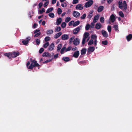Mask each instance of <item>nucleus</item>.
<instances>
[{
    "label": "nucleus",
    "mask_w": 132,
    "mask_h": 132,
    "mask_svg": "<svg viewBox=\"0 0 132 132\" xmlns=\"http://www.w3.org/2000/svg\"><path fill=\"white\" fill-rule=\"evenodd\" d=\"M93 1L92 0H90L87 2L84 5L85 7L88 8L90 7L93 4Z\"/></svg>",
    "instance_id": "1"
},
{
    "label": "nucleus",
    "mask_w": 132,
    "mask_h": 132,
    "mask_svg": "<svg viewBox=\"0 0 132 132\" xmlns=\"http://www.w3.org/2000/svg\"><path fill=\"white\" fill-rule=\"evenodd\" d=\"M31 38L29 36L26 38L25 40H23L22 43L23 44L25 45H26L29 43V41L30 40Z\"/></svg>",
    "instance_id": "2"
},
{
    "label": "nucleus",
    "mask_w": 132,
    "mask_h": 132,
    "mask_svg": "<svg viewBox=\"0 0 132 132\" xmlns=\"http://www.w3.org/2000/svg\"><path fill=\"white\" fill-rule=\"evenodd\" d=\"M40 66V65L38 63H34L33 64H31L28 67V69H32L33 68V67H39Z\"/></svg>",
    "instance_id": "3"
},
{
    "label": "nucleus",
    "mask_w": 132,
    "mask_h": 132,
    "mask_svg": "<svg viewBox=\"0 0 132 132\" xmlns=\"http://www.w3.org/2000/svg\"><path fill=\"white\" fill-rule=\"evenodd\" d=\"M80 43V39L78 38H76L73 41V44L75 46L79 45Z\"/></svg>",
    "instance_id": "4"
},
{
    "label": "nucleus",
    "mask_w": 132,
    "mask_h": 132,
    "mask_svg": "<svg viewBox=\"0 0 132 132\" xmlns=\"http://www.w3.org/2000/svg\"><path fill=\"white\" fill-rule=\"evenodd\" d=\"M20 54L19 52H14L13 53H11V57L15 58L17 56L19 55Z\"/></svg>",
    "instance_id": "5"
},
{
    "label": "nucleus",
    "mask_w": 132,
    "mask_h": 132,
    "mask_svg": "<svg viewBox=\"0 0 132 132\" xmlns=\"http://www.w3.org/2000/svg\"><path fill=\"white\" fill-rule=\"evenodd\" d=\"M83 6L81 4H79L76 5V9L77 10H82L83 9Z\"/></svg>",
    "instance_id": "6"
},
{
    "label": "nucleus",
    "mask_w": 132,
    "mask_h": 132,
    "mask_svg": "<svg viewBox=\"0 0 132 132\" xmlns=\"http://www.w3.org/2000/svg\"><path fill=\"white\" fill-rule=\"evenodd\" d=\"M73 16L76 18H77L80 16V13L78 12L74 11L73 13Z\"/></svg>",
    "instance_id": "7"
},
{
    "label": "nucleus",
    "mask_w": 132,
    "mask_h": 132,
    "mask_svg": "<svg viewBox=\"0 0 132 132\" xmlns=\"http://www.w3.org/2000/svg\"><path fill=\"white\" fill-rule=\"evenodd\" d=\"M95 48L94 47L89 46L87 49V53H90L91 52H93L95 50Z\"/></svg>",
    "instance_id": "8"
},
{
    "label": "nucleus",
    "mask_w": 132,
    "mask_h": 132,
    "mask_svg": "<svg viewBox=\"0 0 132 132\" xmlns=\"http://www.w3.org/2000/svg\"><path fill=\"white\" fill-rule=\"evenodd\" d=\"M69 36L67 34L62 35L61 37V39L62 40H66L69 39Z\"/></svg>",
    "instance_id": "9"
},
{
    "label": "nucleus",
    "mask_w": 132,
    "mask_h": 132,
    "mask_svg": "<svg viewBox=\"0 0 132 132\" xmlns=\"http://www.w3.org/2000/svg\"><path fill=\"white\" fill-rule=\"evenodd\" d=\"M80 27H78L76 28L73 31V33L75 34H77L80 30Z\"/></svg>",
    "instance_id": "10"
},
{
    "label": "nucleus",
    "mask_w": 132,
    "mask_h": 132,
    "mask_svg": "<svg viewBox=\"0 0 132 132\" xmlns=\"http://www.w3.org/2000/svg\"><path fill=\"white\" fill-rule=\"evenodd\" d=\"M79 54V51H77L74 52L73 56L75 58H77L78 57Z\"/></svg>",
    "instance_id": "11"
},
{
    "label": "nucleus",
    "mask_w": 132,
    "mask_h": 132,
    "mask_svg": "<svg viewBox=\"0 0 132 132\" xmlns=\"http://www.w3.org/2000/svg\"><path fill=\"white\" fill-rule=\"evenodd\" d=\"M54 47V44L53 43H52L49 47L48 48V50L50 51H52L53 50Z\"/></svg>",
    "instance_id": "12"
},
{
    "label": "nucleus",
    "mask_w": 132,
    "mask_h": 132,
    "mask_svg": "<svg viewBox=\"0 0 132 132\" xmlns=\"http://www.w3.org/2000/svg\"><path fill=\"white\" fill-rule=\"evenodd\" d=\"M101 33L104 37H108V35L106 31L104 30H103L102 31Z\"/></svg>",
    "instance_id": "13"
},
{
    "label": "nucleus",
    "mask_w": 132,
    "mask_h": 132,
    "mask_svg": "<svg viewBox=\"0 0 132 132\" xmlns=\"http://www.w3.org/2000/svg\"><path fill=\"white\" fill-rule=\"evenodd\" d=\"M110 19L111 22L112 23L113 22H114L116 19L115 17L113 14H112L110 16Z\"/></svg>",
    "instance_id": "14"
},
{
    "label": "nucleus",
    "mask_w": 132,
    "mask_h": 132,
    "mask_svg": "<svg viewBox=\"0 0 132 132\" xmlns=\"http://www.w3.org/2000/svg\"><path fill=\"white\" fill-rule=\"evenodd\" d=\"M102 25L101 23H97L96 25L95 28L97 29H99L101 27Z\"/></svg>",
    "instance_id": "15"
},
{
    "label": "nucleus",
    "mask_w": 132,
    "mask_h": 132,
    "mask_svg": "<svg viewBox=\"0 0 132 132\" xmlns=\"http://www.w3.org/2000/svg\"><path fill=\"white\" fill-rule=\"evenodd\" d=\"M11 55V52L8 53H6L4 54L5 56H7L9 59H10L12 57Z\"/></svg>",
    "instance_id": "16"
},
{
    "label": "nucleus",
    "mask_w": 132,
    "mask_h": 132,
    "mask_svg": "<svg viewBox=\"0 0 132 132\" xmlns=\"http://www.w3.org/2000/svg\"><path fill=\"white\" fill-rule=\"evenodd\" d=\"M87 49L84 48L82 49L81 50V55L85 54L86 52Z\"/></svg>",
    "instance_id": "17"
},
{
    "label": "nucleus",
    "mask_w": 132,
    "mask_h": 132,
    "mask_svg": "<svg viewBox=\"0 0 132 132\" xmlns=\"http://www.w3.org/2000/svg\"><path fill=\"white\" fill-rule=\"evenodd\" d=\"M126 39L128 42L132 38V34H129L126 37Z\"/></svg>",
    "instance_id": "18"
},
{
    "label": "nucleus",
    "mask_w": 132,
    "mask_h": 132,
    "mask_svg": "<svg viewBox=\"0 0 132 132\" xmlns=\"http://www.w3.org/2000/svg\"><path fill=\"white\" fill-rule=\"evenodd\" d=\"M62 33L61 32H60L56 34L54 36V38L55 39H57L60 37L62 35Z\"/></svg>",
    "instance_id": "19"
},
{
    "label": "nucleus",
    "mask_w": 132,
    "mask_h": 132,
    "mask_svg": "<svg viewBox=\"0 0 132 132\" xmlns=\"http://www.w3.org/2000/svg\"><path fill=\"white\" fill-rule=\"evenodd\" d=\"M103 9L104 7L103 6H100L98 7L97 11L98 12H101L103 10Z\"/></svg>",
    "instance_id": "20"
},
{
    "label": "nucleus",
    "mask_w": 132,
    "mask_h": 132,
    "mask_svg": "<svg viewBox=\"0 0 132 132\" xmlns=\"http://www.w3.org/2000/svg\"><path fill=\"white\" fill-rule=\"evenodd\" d=\"M99 15V14H97L94 16L93 19V22H97V20H98Z\"/></svg>",
    "instance_id": "21"
},
{
    "label": "nucleus",
    "mask_w": 132,
    "mask_h": 132,
    "mask_svg": "<svg viewBox=\"0 0 132 132\" xmlns=\"http://www.w3.org/2000/svg\"><path fill=\"white\" fill-rule=\"evenodd\" d=\"M62 19L61 18H59L57 19L56 20V24L57 25H58L60 24L62 22Z\"/></svg>",
    "instance_id": "22"
},
{
    "label": "nucleus",
    "mask_w": 132,
    "mask_h": 132,
    "mask_svg": "<svg viewBox=\"0 0 132 132\" xmlns=\"http://www.w3.org/2000/svg\"><path fill=\"white\" fill-rule=\"evenodd\" d=\"M62 60L65 62H67L70 60V59L69 57H63L62 58Z\"/></svg>",
    "instance_id": "23"
},
{
    "label": "nucleus",
    "mask_w": 132,
    "mask_h": 132,
    "mask_svg": "<svg viewBox=\"0 0 132 132\" xmlns=\"http://www.w3.org/2000/svg\"><path fill=\"white\" fill-rule=\"evenodd\" d=\"M53 32V31L52 29L48 30L46 32V33L48 35H50L51 34H52Z\"/></svg>",
    "instance_id": "24"
},
{
    "label": "nucleus",
    "mask_w": 132,
    "mask_h": 132,
    "mask_svg": "<svg viewBox=\"0 0 132 132\" xmlns=\"http://www.w3.org/2000/svg\"><path fill=\"white\" fill-rule=\"evenodd\" d=\"M118 4L119 5V7L120 9H122L123 8L122 3V1H119Z\"/></svg>",
    "instance_id": "25"
},
{
    "label": "nucleus",
    "mask_w": 132,
    "mask_h": 132,
    "mask_svg": "<svg viewBox=\"0 0 132 132\" xmlns=\"http://www.w3.org/2000/svg\"><path fill=\"white\" fill-rule=\"evenodd\" d=\"M123 4L124 9L125 10H126L127 9V4L126 1H123Z\"/></svg>",
    "instance_id": "26"
},
{
    "label": "nucleus",
    "mask_w": 132,
    "mask_h": 132,
    "mask_svg": "<svg viewBox=\"0 0 132 132\" xmlns=\"http://www.w3.org/2000/svg\"><path fill=\"white\" fill-rule=\"evenodd\" d=\"M80 23V22L78 20L76 21L75 23L73 24V27H75L78 25Z\"/></svg>",
    "instance_id": "27"
},
{
    "label": "nucleus",
    "mask_w": 132,
    "mask_h": 132,
    "mask_svg": "<svg viewBox=\"0 0 132 132\" xmlns=\"http://www.w3.org/2000/svg\"><path fill=\"white\" fill-rule=\"evenodd\" d=\"M49 53H48L47 52H45L43 54L42 56L43 57H48L49 56Z\"/></svg>",
    "instance_id": "28"
},
{
    "label": "nucleus",
    "mask_w": 132,
    "mask_h": 132,
    "mask_svg": "<svg viewBox=\"0 0 132 132\" xmlns=\"http://www.w3.org/2000/svg\"><path fill=\"white\" fill-rule=\"evenodd\" d=\"M53 8L52 7L48 9L46 12V13H50L53 10Z\"/></svg>",
    "instance_id": "29"
},
{
    "label": "nucleus",
    "mask_w": 132,
    "mask_h": 132,
    "mask_svg": "<svg viewBox=\"0 0 132 132\" xmlns=\"http://www.w3.org/2000/svg\"><path fill=\"white\" fill-rule=\"evenodd\" d=\"M89 35V34L87 32H85L84 34V36L83 38L86 39Z\"/></svg>",
    "instance_id": "30"
},
{
    "label": "nucleus",
    "mask_w": 132,
    "mask_h": 132,
    "mask_svg": "<svg viewBox=\"0 0 132 132\" xmlns=\"http://www.w3.org/2000/svg\"><path fill=\"white\" fill-rule=\"evenodd\" d=\"M94 43V41L92 39H90L89 41L88 45H91Z\"/></svg>",
    "instance_id": "31"
},
{
    "label": "nucleus",
    "mask_w": 132,
    "mask_h": 132,
    "mask_svg": "<svg viewBox=\"0 0 132 132\" xmlns=\"http://www.w3.org/2000/svg\"><path fill=\"white\" fill-rule=\"evenodd\" d=\"M66 24L65 22H63L62 23L61 25V26L62 28H65L66 26Z\"/></svg>",
    "instance_id": "32"
},
{
    "label": "nucleus",
    "mask_w": 132,
    "mask_h": 132,
    "mask_svg": "<svg viewBox=\"0 0 132 132\" xmlns=\"http://www.w3.org/2000/svg\"><path fill=\"white\" fill-rule=\"evenodd\" d=\"M49 45V43L48 42H47L44 45L43 47L44 48H46Z\"/></svg>",
    "instance_id": "33"
},
{
    "label": "nucleus",
    "mask_w": 132,
    "mask_h": 132,
    "mask_svg": "<svg viewBox=\"0 0 132 132\" xmlns=\"http://www.w3.org/2000/svg\"><path fill=\"white\" fill-rule=\"evenodd\" d=\"M89 13V14H88V15L87 17L88 18L90 19L93 16L92 14V13L90 12Z\"/></svg>",
    "instance_id": "34"
},
{
    "label": "nucleus",
    "mask_w": 132,
    "mask_h": 132,
    "mask_svg": "<svg viewBox=\"0 0 132 132\" xmlns=\"http://www.w3.org/2000/svg\"><path fill=\"white\" fill-rule=\"evenodd\" d=\"M62 12V11L61 9L60 8H58L57 10V13L58 14H61Z\"/></svg>",
    "instance_id": "35"
},
{
    "label": "nucleus",
    "mask_w": 132,
    "mask_h": 132,
    "mask_svg": "<svg viewBox=\"0 0 132 132\" xmlns=\"http://www.w3.org/2000/svg\"><path fill=\"white\" fill-rule=\"evenodd\" d=\"M91 38L92 39L95 40L96 39L97 37L95 35H93L91 36Z\"/></svg>",
    "instance_id": "36"
},
{
    "label": "nucleus",
    "mask_w": 132,
    "mask_h": 132,
    "mask_svg": "<svg viewBox=\"0 0 132 132\" xmlns=\"http://www.w3.org/2000/svg\"><path fill=\"white\" fill-rule=\"evenodd\" d=\"M62 45L61 44H59L57 47V51H58L59 50H60L61 49V48L62 47Z\"/></svg>",
    "instance_id": "37"
},
{
    "label": "nucleus",
    "mask_w": 132,
    "mask_h": 132,
    "mask_svg": "<svg viewBox=\"0 0 132 132\" xmlns=\"http://www.w3.org/2000/svg\"><path fill=\"white\" fill-rule=\"evenodd\" d=\"M90 27V25L89 24H87L85 27L86 30H88L89 29Z\"/></svg>",
    "instance_id": "38"
},
{
    "label": "nucleus",
    "mask_w": 132,
    "mask_h": 132,
    "mask_svg": "<svg viewBox=\"0 0 132 132\" xmlns=\"http://www.w3.org/2000/svg\"><path fill=\"white\" fill-rule=\"evenodd\" d=\"M114 26V29L116 31H119L118 30V25H115Z\"/></svg>",
    "instance_id": "39"
},
{
    "label": "nucleus",
    "mask_w": 132,
    "mask_h": 132,
    "mask_svg": "<svg viewBox=\"0 0 132 132\" xmlns=\"http://www.w3.org/2000/svg\"><path fill=\"white\" fill-rule=\"evenodd\" d=\"M67 4L66 2L62 3L61 4V6L63 7H65L67 6Z\"/></svg>",
    "instance_id": "40"
},
{
    "label": "nucleus",
    "mask_w": 132,
    "mask_h": 132,
    "mask_svg": "<svg viewBox=\"0 0 132 132\" xmlns=\"http://www.w3.org/2000/svg\"><path fill=\"white\" fill-rule=\"evenodd\" d=\"M50 40V37L49 36H47L45 37V40L46 42H47L49 41Z\"/></svg>",
    "instance_id": "41"
},
{
    "label": "nucleus",
    "mask_w": 132,
    "mask_h": 132,
    "mask_svg": "<svg viewBox=\"0 0 132 132\" xmlns=\"http://www.w3.org/2000/svg\"><path fill=\"white\" fill-rule=\"evenodd\" d=\"M119 14L121 17L123 18L124 17V14L122 11L119 12Z\"/></svg>",
    "instance_id": "42"
},
{
    "label": "nucleus",
    "mask_w": 132,
    "mask_h": 132,
    "mask_svg": "<svg viewBox=\"0 0 132 132\" xmlns=\"http://www.w3.org/2000/svg\"><path fill=\"white\" fill-rule=\"evenodd\" d=\"M71 19L70 17H68L65 20V21L66 22H69L71 20Z\"/></svg>",
    "instance_id": "43"
},
{
    "label": "nucleus",
    "mask_w": 132,
    "mask_h": 132,
    "mask_svg": "<svg viewBox=\"0 0 132 132\" xmlns=\"http://www.w3.org/2000/svg\"><path fill=\"white\" fill-rule=\"evenodd\" d=\"M48 15L51 17L53 18L54 17V14L53 13H51L48 14Z\"/></svg>",
    "instance_id": "44"
},
{
    "label": "nucleus",
    "mask_w": 132,
    "mask_h": 132,
    "mask_svg": "<svg viewBox=\"0 0 132 132\" xmlns=\"http://www.w3.org/2000/svg\"><path fill=\"white\" fill-rule=\"evenodd\" d=\"M107 29L108 31L110 33V32L111 30V27L110 26H108V27Z\"/></svg>",
    "instance_id": "45"
},
{
    "label": "nucleus",
    "mask_w": 132,
    "mask_h": 132,
    "mask_svg": "<svg viewBox=\"0 0 132 132\" xmlns=\"http://www.w3.org/2000/svg\"><path fill=\"white\" fill-rule=\"evenodd\" d=\"M66 50V47H63L61 49L60 53L61 54H63L64 53V51Z\"/></svg>",
    "instance_id": "46"
},
{
    "label": "nucleus",
    "mask_w": 132,
    "mask_h": 132,
    "mask_svg": "<svg viewBox=\"0 0 132 132\" xmlns=\"http://www.w3.org/2000/svg\"><path fill=\"white\" fill-rule=\"evenodd\" d=\"M55 31H57L58 32L60 31L61 29V28L60 27H57L56 28H55Z\"/></svg>",
    "instance_id": "47"
},
{
    "label": "nucleus",
    "mask_w": 132,
    "mask_h": 132,
    "mask_svg": "<svg viewBox=\"0 0 132 132\" xmlns=\"http://www.w3.org/2000/svg\"><path fill=\"white\" fill-rule=\"evenodd\" d=\"M45 9L44 8H42V9L40 10L39 12L40 14H41L43 12H44L45 11Z\"/></svg>",
    "instance_id": "48"
},
{
    "label": "nucleus",
    "mask_w": 132,
    "mask_h": 132,
    "mask_svg": "<svg viewBox=\"0 0 132 132\" xmlns=\"http://www.w3.org/2000/svg\"><path fill=\"white\" fill-rule=\"evenodd\" d=\"M86 16V15L85 14H84L82 16L80 17V18L81 19H84Z\"/></svg>",
    "instance_id": "49"
},
{
    "label": "nucleus",
    "mask_w": 132,
    "mask_h": 132,
    "mask_svg": "<svg viewBox=\"0 0 132 132\" xmlns=\"http://www.w3.org/2000/svg\"><path fill=\"white\" fill-rule=\"evenodd\" d=\"M100 22L102 23H104V18L103 17H101L100 18Z\"/></svg>",
    "instance_id": "50"
},
{
    "label": "nucleus",
    "mask_w": 132,
    "mask_h": 132,
    "mask_svg": "<svg viewBox=\"0 0 132 132\" xmlns=\"http://www.w3.org/2000/svg\"><path fill=\"white\" fill-rule=\"evenodd\" d=\"M41 34V33L40 32H39L37 33H36L35 34V35H34V37H38Z\"/></svg>",
    "instance_id": "51"
},
{
    "label": "nucleus",
    "mask_w": 132,
    "mask_h": 132,
    "mask_svg": "<svg viewBox=\"0 0 132 132\" xmlns=\"http://www.w3.org/2000/svg\"><path fill=\"white\" fill-rule=\"evenodd\" d=\"M108 42L107 40L103 41L102 42V44L105 45H107L108 44Z\"/></svg>",
    "instance_id": "52"
},
{
    "label": "nucleus",
    "mask_w": 132,
    "mask_h": 132,
    "mask_svg": "<svg viewBox=\"0 0 132 132\" xmlns=\"http://www.w3.org/2000/svg\"><path fill=\"white\" fill-rule=\"evenodd\" d=\"M72 47L71 46H69L65 50V52H67L70 51L71 48Z\"/></svg>",
    "instance_id": "53"
},
{
    "label": "nucleus",
    "mask_w": 132,
    "mask_h": 132,
    "mask_svg": "<svg viewBox=\"0 0 132 132\" xmlns=\"http://www.w3.org/2000/svg\"><path fill=\"white\" fill-rule=\"evenodd\" d=\"M36 42L37 45H38L40 44V40L38 39H37L36 40Z\"/></svg>",
    "instance_id": "54"
},
{
    "label": "nucleus",
    "mask_w": 132,
    "mask_h": 132,
    "mask_svg": "<svg viewBox=\"0 0 132 132\" xmlns=\"http://www.w3.org/2000/svg\"><path fill=\"white\" fill-rule=\"evenodd\" d=\"M78 0H73L72 2V3L73 4H75L78 3Z\"/></svg>",
    "instance_id": "55"
},
{
    "label": "nucleus",
    "mask_w": 132,
    "mask_h": 132,
    "mask_svg": "<svg viewBox=\"0 0 132 132\" xmlns=\"http://www.w3.org/2000/svg\"><path fill=\"white\" fill-rule=\"evenodd\" d=\"M49 3V1H46V2H45V3L44 4V7H46V6H47Z\"/></svg>",
    "instance_id": "56"
},
{
    "label": "nucleus",
    "mask_w": 132,
    "mask_h": 132,
    "mask_svg": "<svg viewBox=\"0 0 132 132\" xmlns=\"http://www.w3.org/2000/svg\"><path fill=\"white\" fill-rule=\"evenodd\" d=\"M52 60V59H49V60H46V61L43 62V63H48L50 61H51Z\"/></svg>",
    "instance_id": "57"
},
{
    "label": "nucleus",
    "mask_w": 132,
    "mask_h": 132,
    "mask_svg": "<svg viewBox=\"0 0 132 132\" xmlns=\"http://www.w3.org/2000/svg\"><path fill=\"white\" fill-rule=\"evenodd\" d=\"M44 51V49L42 48H40L39 51V53H41L43 52Z\"/></svg>",
    "instance_id": "58"
},
{
    "label": "nucleus",
    "mask_w": 132,
    "mask_h": 132,
    "mask_svg": "<svg viewBox=\"0 0 132 132\" xmlns=\"http://www.w3.org/2000/svg\"><path fill=\"white\" fill-rule=\"evenodd\" d=\"M95 22H92L91 23V25L90 26V28H93L94 27V23Z\"/></svg>",
    "instance_id": "59"
},
{
    "label": "nucleus",
    "mask_w": 132,
    "mask_h": 132,
    "mask_svg": "<svg viewBox=\"0 0 132 132\" xmlns=\"http://www.w3.org/2000/svg\"><path fill=\"white\" fill-rule=\"evenodd\" d=\"M86 39L85 38H83L82 40V45H84L85 44V41H86Z\"/></svg>",
    "instance_id": "60"
},
{
    "label": "nucleus",
    "mask_w": 132,
    "mask_h": 132,
    "mask_svg": "<svg viewBox=\"0 0 132 132\" xmlns=\"http://www.w3.org/2000/svg\"><path fill=\"white\" fill-rule=\"evenodd\" d=\"M40 31V30L39 29H36L35 30L34 32V34H35L36 33H37V32L38 33V32H39Z\"/></svg>",
    "instance_id": "61"
},
{
    "label": "nucleus",
    "mask_w": 132,
    "mask_h": 132,
    "mask_svg": "<svg viewBox=\"0 0 132 132\" xmlns=\"http://www.w3.org/2000/svg\"><path fill=\"white\" fill-rule=\"evenodd\" d=\"M43 5V3L42 2L40 3H39V5H38V6H39V9Z\"/></svg>",
    "instance_id": "62"
},
{
    "label": "nucleus",
    "mask_w": 132,
    "mask_h": 132,
    "mask_svg": "<svg viewBox=\"0 0 132 132\" xmlns=\"http://www.w3.org/2000/svg\"><path fill=\"white\" fill-rule=\"evenodd\" d=\"M74 22V21H71L69 23V26H71L72 25L73 23Z\"/></svg>",
    "instance_id": "63"
},
{
    "label": "nucleus",
    "mask_w": 132,
    "mask_h": 132,
    "mask_svg": "<svg viewBox=\"0 0 132 132\" xmlns=\"http://www.w3.org/2000/svg\"><path fill=\"white\" fill-rule=\"evenodd\" d=\"M38 26V24L36 23H34L33 26V27L34 28H36L37 26Z\"/></svg>",
    "instance_id": "64"
}]
</instances>
